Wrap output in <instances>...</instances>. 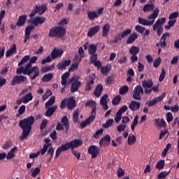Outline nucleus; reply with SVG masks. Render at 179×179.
<instances>
[{"label":"nucleus","instance_id":"13d9d810","mask_svg":"<svg viewBox=\"0 0 179 179\" xmlns=\"http://www.w3.org/2000/svg\"><path fill=\"white\" fill-rule=\"evenodd\" d=\"M110 68L108 67V66H102L101 68V72L102 74H107L108 72H110Z\"/></svg>","mask_w":179,"mask_h":179},{"label":"nucleus","instance_id":"cd10ccee","mask_svg":"<svg viewBox=\"0 0 179 179\" xmlns=\"http://www.w3.org/2000/svg\"><path fill=\"white\" fill-rule=\"evenodd\" d=\"M87 16L90 20H94V19L99 17V14H97L96 11H88Z\"/></svg>","mask_w":179,"mask_h":179},{"label":"nucleus","instance_id":"423d86ee","mask_svg":"<svg viewBox=\"0 0 179 179\" xmlns=\"http://www.w3.org/2000/svg\"><path fill=\"white\" fill-rule=\"evenodd\" d=\"M166 93L163 92L161 96H157L155 99H153L151 101H149L148 102L146 103V105H148L149 107L155 106L156 103L158 102L162 101L163 99L166 97Z\"/></svg>","mask_w":179,"mask_h":179},{"label":"nucleus","instance_id":"39448f33","mask_svg":"<svg viewBox=\"0 0 179 179\" xmlns=\"http://www.w3.org/2000/svg\"><path fill=\"white\" fill-rule=\"evenodd\" d=\"M143 94V88L138 85L133 90V98L134 100L141 101V96Z\"/></svg>","mask_w":179,"mask_h":179},{"label":"nucleus","instance_id":"8fccbe9b","mask_svg":"<svg viewBox=\"0 0 179 179\" xmlns=\"http://www.w3.org/2000/svg\"><path fill=\"white\" fill-rule=\"evenodd\" d=\"M29 59H30V57L29 55H26L24 57H22L21 61L20 62H18V66H20L22 64H24L26 62H27L29 60Z\"/></svg>","mask_w":179,"mask_h":179},{"label":"nucleus","instance_id":"ea45409f","mask_svg":"<svg viewBox=\"0 0 179 179\" xmlns=\"http://www.w3.org/2000/svg\"><path fill=\"white\" fill-rule=\"evenodd\" d=\"M176 22H177V20L169 19V21L168 22V24L164 27L165 29L166 30H170V28L173 27V26H174V24H176Z\"/></svg>","mask_w":179,"mask_h":179},{"label":"nucleus","instance_id":"0e129e2a","mask_svg":"<svg viewBox=\"0 0 179 179\" xmlns=\"http://www.w3.org/2000/svg\"><path fill=\"white\" fill-rule=\"evenodd\" d=\"M95 117H96L94 115H91L88 118H87L85 121L86 122V123L88 125H90V124L92 123L94 121Z\"/></svg>","mask_w":179,"mask_h":179},{"label":"nucleus","instance_id":"a18cd8bd","mask_svg":"<svg viewBox=\"0 0 179 179\" xmlns=\"http://www.w3.org/2000/svg\"><path fill=\"white\" fill-rule=\"evenodd\" d=\"M122 97L120 95L114 97V99L112 100V105L117 106L120 102L121 101Z\"/></svg>","mask_w":179,"mask_h":179},{"label":"nucleus","instance_id":"09e8293b","mask_svg":"<svg viewBox=\"0 0 179 179\" xmlns=\"http://www.w3.org/2000/svg\"><path fill=\"white\" fill-rule=\"evenodd\" d=\"M138 115H136L134 119V121L132 122V124H131L132 131H134L135 127H136L138 125Z\"/></svg>","mask_w":179,"mask_h":179},{"label":"nucleus","instance_id":"5fc2aeb1","mask_svg":"<svg viewBox=\"0 0 179 179\" xmlns=\"http://www.w3.org/2000/svg\"><path fill=\"white\" fill-rule=\"evenodd\" d=\"M165 77H166V71L164 68H162V73H161V74L159 75V82H163Z\"/></svg>","mask_w":179,"mask_h":179},{"label":"nucleus","instance_id":"9b49d317","mask_svg":"<svg viewBox=\"0 0 179 179\" xmlns=\"http://www.w3.org/2000/svg\"><path fill=\"white\" fill-rule=\"evenodd\" d=\"M100 30V25H96L93 27H91L87 33V37H89L90 38H92V37H93V36H94V34H96V33H99Z\"/></svg>","mask_w":179,"mask_h":179},{"label":"nucleus","instance_id":"f704fd0d","mask_svg":"<svg viewBox=\"0 0 179 179\" xmlns=\"http://www.w3.org/2000/svg\"><path fill=\"white\" fill-rule=\"evenodd\" d=\"M16 73L17 75H20L22 73H23V75H24V76L29 75V73L26 71V69L24 67H23L22 66H20V68L17 69Z\"/></svg>","mask_w":179,"mask_h":179},{"label":"nucleus","instance_id":"473e14b6","mask_svg":"<svg viewBox=\"0 0 179 179\" xmlns=\"http://www.w3.org/2000/svg\"><path fill=\"white\" fill-rule=\"evenodd\" d=\"M164 166H165V160L161 159L157 162V165L155 166V169H157L159 171H162L164 169Z\"/></svg>","mask_w":179,"mask_h":179},{"label":"nucleus","instance_id":"f257e3e1","mask_svg":"<svg viewBox=\"0 0 179 179\" xmlns=\"http://www.w3.org/2000/svg\"><path fill=\"white\" fill-rule=\"evenodd\" d=\"M35 122V117L29 116L27 118L20 120L18 126L22 129V136H20V141H24L29 135L31 127Z\"/></svg>","mask_w":179,"mask_h":179},{"label":"nucleus","instance_id":"338daca9","mask_svg":"<svg viewBox=\"0 0 179 179\" xmlns=\"http://www.w3.org/2000/svg\"><path fill=\"white\" fill-rule=\"evenodd\" d=\"M117 174L118 178H122L124 175V170L122 168H119Z\"/></svg>","mask_w":179,"mask_h":179},{"label":"nucleus","instance_id":"20e7f679","mask_svg":"<svg viewBox=\"0 0 179 179\" xmlns=\"http://www.w3.org/2000/svg\"><path fill=\"white\" fill-rule=\"evenodd\" d=\"M66 34V29L64 27H55L50 29L49 32V37H57L61 38Z\"/></svg>","mask_w":179,"mask_h":179},{"label":"nucleus","instance_id":"a19ab883","mask_svg":"<svg viewBox=\"0 0 179 179\" xmlns=\"http://www.w3.org/2000/svg\"><path fill=\"white\" fill-rule=\"evenodd\" d=\"M94 80H91L90 81H87L85 88V91L86 92L90 91L92 88L91 85H94Z\"/></svg>","mask_w":179,"mask_h":179},{"label":"nucleus","instance_id":"69168bd1","mask_svg":"<svg viewBox=\"0 0 179 179\" xmlns=\"http://www.w3.org/2000/svg\"><path fill=\"white\" fill-rule=\"evenodd\" d=\"M66 66H68L64 63V62H61L57 65V69L59 70L65 69Z\"/></svg>","mask_w":179,"mask_h":179},{"label":"nucleus","instance_id":"37998d69","mask_svg":"<svg viewBox=\"0 0 179 179\" xmlns=\"http://www.w3.org/2000/svg\"><path fill=\"white\" fill-rule=\"evenodd\" d=\"M114 122L113 119H110L108 120H106V123L102 124V127L108 129V127H111Z\"/></svg>","mask_w":179,"mask_h":179},{"label":"nucleus","instance_id":"4d7b16f0","mask_svg":"<svg viewBox=\"0 0 179 179\" xmlns=\"http://www.w3.org/2000/svg\"><path fill=\"white\" fill-rule=\"evenodd\" d=\"M135 30L137 31L138 33L143 34V31H145V27H143L142 25H136L135 27Z\"/></svg>","mask_w":179,"mask_h":179},{"label":"nucleus","instance_id":"b1692460","mask_svg":"<svg viewBox=\"0 0 179 179\" xmlns=\"http://www.w3.org/2000/svg\"><path fill=\"white\" fill-rule=\"evenodd\" d=\"M142 86L143 88H151L154 86V83L152 80H145L142 81Z\"/></svg>","mask_w":179,"mask_h":179},{"label":"nucleus","instance_id":"e433bc0d","mask_svg":"<svg viewBox=\"0 0 179 179\" xmlns=\"http://www.w3.org/2000/svg\"><path fill=\"white\" fill-rule=\"evenodd\" d=\"M136 142V137L135 136H129L127 140L128 145H133Z\"/></svg>","mask_w":179,"mask_h":179},{"label":"nucleus","instance_id":"9d476101","mask_svg":"<svg viewBox=\"0 0 179 179\" xmlns=\"http://www.w3.org/2000/svg\"><path fill=\"white\" fill-rule=\"evenodd\" d=\"M166 23V17L159 18L155 23L153 24L152 29L154 31L157 30L158 27H163V24Z\"/></svg>","mask_w":179,"mask_h":179},{"label":"nucleus","instance_id":"aec40b11","mask_svg":"<svg viewBox=\"0 0 179 179\" xmlns=\"http://www.w3.org/2000/svg\"><path fill=\"white\" fill-rule=\"evenodd\" d=\"M143 12H152L155 10V4L153 3H147L143 8Z\"/></svg>","mask_w":179,"mask_h":179},{"label":"nucleus","instance_id":"6e6552de","mask_svg":"<svg viewBox=\"0 0 179 179\" xmlns=\"http://www.w3.org/2000/svg\"><path fill=\"white\" fill-rule=\"evenodd\" d=\"M100 152V149L95 145L90 146L88 149V153L92 155V158H96Z\"/></svg>","mask_w":179,"mask_h":179},{"label":"nucleus","instance_id":"6e6d98bb","mask_svg":"<svg viewBox=\"0 0 179 179\" xmlns=\"http://www.w3.org/2000/svg\"><path fill=\"white\" fill-rule=\"evenodd\" d=\"M66 24H68V20L66 18H64L58 23V27H65Z\"/></svg>","mask_w":179,"mask_h":179},{"label":"nucleus","instance_id":"a211bd4d","mask_svg":"<svg viewBox=\"0 0 179 179\" xmlns=\"http://www.w3.org/2000/svg\"><path fill=\"white\" fill-rule=\"evenodd\" d=\"M33 29H34V26H33V25H29L26 27L24 41V43H26V41H27V40H29V38L30 37V33L31 32V30H33Z\"/></svg>","mask_w":179,"mask_h":179},{"label":"nucleus","instance_id":"7c9ffc66","mask_svg":"<svg viewBox=\"0 0 179 179\" xmlns=\"http://www.w3.org/2000/svg\"><path fill=\"white\" fill-rule=\"evenodd\" d=\"M76 107V101L75 99L72 97L70 98L67 101V108L69 110H73Z\"/></svg>","mask_w":179,"mask_h":179},{"label":"nucleus","instance_id":"e2e57ef3","mask_svg":"<svg viewBox=\"0 0 179 179\" xmlns=\"http://www.w3.org/2000/svg\"><path fill=\"white\" fill-rule=\"evenodd\" d=\"M124 37L122 36V34H118L115 37V39L113 41V43H118L121 41Z\"/></svg>","mask_w":179,"mask_h":179},{"label":"nucleus","instance_id":"bb28decb","mask_svg":"<svg viewBox=\"0 0 179 179\" xmlns=\"http://www.w3.org/2000/svg\"><path fill=\"white\" fill-rule=\"evenodd\" d=\"M17 51V46L13 45L11 48L7 50L6 52V57H10L12 55L16 53Z\"/></svg>","mask_w":179,"mask_h":179},{"label":"nucleus","instance_id":"864d4df0","mask_svg":"<svg viewBox=\"0 0 179 179\" xmlns=\"http://www.w3.org/2000/svg\"><path fill=\"white\" fill-rule=\"evenodd\" d=\"M113 81H114L113 77L110 76L106 78V84L108 86H111L113 85Z\"/></svg>","mask_w":179,"mask_h":179},{"label":"nucleus","instance_id":"1a4fd4ad","mask_svg":"<svg viewBox=\"0 0 179 179\" xmlns=\"http://www.w3.org/2000/svg\"><path fill=\"white\" fill-rule=\"evenodd\" d=\"M30 71L27 76H30L31 80H34L39 76V69L37 66H34Z\"/></svg>","mask_w":179,"mask_h":179},{"label":"nucleus","instance_id":"6ab92c4d","mask_svg":"<svg viewBox=\"0 0 179 179\" xmlns=\"http://www.w3.org/2000/svg\"><path fill=\"white\" fill-rule=\"evenodd\" d=\"M44 22H45V17H36L34 20H32L31 23L35 26H38V24H43Z\"/></svg>","mask_w":179,"mask_h":179},{"label":"nucleus","instance_id":"c9c22d12","mask_svg":"<svg viewBox=\"0 0 179 179\" xmlns=\"http://www.w3.org/2000/svg\"><path fill=\"white\" fill-rule=\"evenodd\" d=\"M167 37H170V33L169 32H166L162 35L160 41V45H166V39Z\"/></svg>","mask_w":179,"mask_h":179},{"label":"nucleus","instance_id":"680f3d73","mask_svg":"<svg viewBox=\"0 0 179 179\" xmlns=\"http://www.w3.org/2000/svg\"><path fill=\"white\" fill-rule=\"evenodd\" d=\"M54 69V66H44L41 68V71L45 73H47L49 71H51Z\"/></svg>","mask_w":179,"mask_h":179},{"label":"nucleus","instance_id":"052dcab7","mask_svg":"<svg viewBox=\"0 0 179 179\" xmlns=\"http://www.w3.org/2000/svg\"><path fill=\"white\" fill-rule=\"evenodd\" d=\"M179 16V14L178 12H174V13H172L169 17V19H171L172 20H177V17H178Z\"/></svg>","mask_w":179,"mask_h":179},{"label":"nucleus","instance_id":"0eeeda50","mask_svg":"<svg viewBox=\"0 0 179 179\" xmlns=\"http://www.w3.org/2000/svg\"><path fill=\"white\" fill-rule=\"evenodd\" d=\"M27 80V78L24 76H15L11 81L12 86L20 84L21 83H24Z\"/></svg>","mask_w":179,"mask_h":179},{"label":"nucleus","instance_id":"3c124183","mask_svg":"<svg viewBox=\"0 0 179 179\" xmlns=\"http://www.w3.org/2000/svg\"><path fill=\"white\" fill-rule=\"evenodd\" d=\"M129 87L127 85H124V87H122L120 88L119 93L120 94H124L129 92Z\"/></svg>","mask_w":179,"mask_h":179},{"label":"nucleus","instance_id":"dca6fc26","mask_svg":"<svg viewBox=\"0 0 179 179\" xmlns=\"http://www.w3.org/2000/svg\"><path fill=\"white\" fill-rule=\"evenodd\" d=\"M139 37V35L136 34V32H133L131 34L129 35V38L127 40V44H132L133 43H135V41L136 38Z\"/></svg>","mask_w":179,"mask_h":179},{"label":"nucleus","instance_id":"4be33fe9","mask_svg":"<svg viewBox=\"0 0 179 179\" xmlns=\"http://www.w3.org/2000/svg\"><path fill=\"white\" fill-rule=\"evenodd\" d=\"M27 17V16L26 15H23L20 16L18 17L16 25L18 27H20L23 26L24 24V23H26V18Z\"/></svg>","mask_w":179,"mask_h":179},{"label":"nucleus","instance_id":"2eb2a0df","mask_svg":"<svg viewBox=\"0 0 179 179\" xmlns=\"http://www.w3.org/2000/svg\"><path fill=\"white\" fill-rule=\"evenodd\" d=\"M103 85L101 84H99L96 86V87H95V90L93 92L94 95L96 97H99L102 92H103Z\"/></svg>","mask_w":179,"mask_h":179},{"label":"nucleus","instance_id":"c85d7f7f","mask_svg":"<svg viewBox=\"0 0 179 179\" xmlns=\"http://www.w3.org/2000/svg\"><path fill=\"white\" fill-rule=\"evenodd\" d=\"M52 78H53V74L52 73H48L43 75L41 80L43 83H48V82L50 81Z\"/></svg>","mask_w":179,"mask_h":179},{"label":"nucleus","instance_id":"f8f14e48","mask_svg":"<svg viewBox=\"0 0 179 179\" xmlns=\"http://www.w3.org/2000/svg\"><path fill=\"white\" fill-rule=\"evenodd\" d=\"M64 51L62 49H53L51 52V59L52 60L62 55Z\"/></svg>","mask_w":179,"mask_h":179},{"label":"nucleus","instance_id":"de8ad7c7","mask_svg":"<svg viewBox=\"0 0 179 179\" xmlns=\"http://www.w3.org/2000/svg\"><path fill=\"white\" fill-rule=\"evenodd\" d=\"M73 121L74 123H77L78 122V117H79V110H76L73 113Z\"/></svg>","mask_w":179,"mask_h":179},{"label":"nucleus","instance_id":"774afa93","mask_svg":"<svg viewBox=\"0 0 179 179\" xmlns=\"http://www.w3.org/2000/svg\"><path fill=\"white\" fill-rule=\"evenodd\" d=\"M126 129V125L125 124H120L118 127H117V130L118 132H122L124 131Z\"/></svg>","mask_w":179,"mask_h":179},{"label":"nucleus","instance_id":"2f4dec72","mask_svg":"<svg viewBox=\"0 0 179 179\" xmlns=\"http://www.w3.org/2000/svg\"><path fill=\"white\" fill-rule=\"evenodd\" d=\"M34 99L33 95L31 93H29L26 95H24V96L22 97V101L24 103H27L29 101H32Z\"/></svg>","mask_w":179,"mask_h":179},{"label":"nucleus","instance_id":"49530a36","mask_svg":"<svg viewBox=\"0 0 179 179\" xmlns=\"http://www.w3.org/2000/svg\"><path fill=\"white\" fill-rule=\"evenodd\" d=\"M54 152H55V150L52 148V147L49 148L47 155H49L50 157L49 159H48V162H51V160L53 157V155H54Z\"/></svg>","mask_w":179,"mask_h":179},{"label":"nucleus","instance_id":"4468645a","mask_svg":"<svg viewBox=\"0 0 179 179\" xmlns=\"http://www.w3.org/2000/svg\"><path fill=\"white\" fill-rule=\"evenodd\" d=\"M140 107L141 103L134 100L129 105V108H130V110L133 111L138 110L140 108Z\"/></svg>","mask_w":179,"mask_h":179},{"label":"nucleus","instance_id":"c756f323","mask_svg":"<svg viewBox=\"0 0 179 179\" xmlns=\"http://www.w3.org/2000/svg\"><path fill=\"white\" fill-rule=\"evenodd\" d=\"M35 10H36V12H38L39 15H43V13H44L45 10H47V6H45V4L42 5L41 6H36L35 8Z\"/></svg>","mask_w":179,"mask_h":179},{"label":"nucleus","instance_id":"393cba45","mask_svg":"<svg viewBox=\"0 0 179 179\" xmlns=\"http://www.w3.org/2000/svg\"><path fill=\"white\" fill-rule=\"evenodd\" d=\"M57 108V106H52L48 108L47 111L45 112V117H50L53 115V113L55 112Z\"/></svg>","mask_w":179,"mask_h":179},{"label":"nucleus","instance_id":"412c9836","mask_svg":"<svg viewBox=\"0 0 179 179\" xmlns=\"http://www.w3.org/2000/svg\"><path fill=\"white\" fill-rule=\"evenodd\" d=\"M75 59L76 62L72 64L69 69V71H73L75 69H78L79 66V63L81 62V59H79L78 56H76Z\"/></svg>","mask_w":179,"mask_h":179},{"label":"nucleus","instance_id":"f03ea898","mask_svg":"<svg viewBox=\"0 0 179 179\" xmlns=\"http://www.w3.org/2000/svg\"><path fill=\"white\" fill-rule=\"evenodd\" d=\"M83 145L81 140H74L69 141L66 144L61 145L56 150L55 152V159L58 158L60 156L62 152L68 151L69 149H74L75 148H78Z\"/></svg>","mask_w":179,"mask_h":179},{"label":"nucleus","instance_id":"a878e982","mask_svg":"<svg viewBox=\"0 0 179 179\" xmlns=\"http://www.w3.org/2000/svg\"><path fill=\"white\" fill-rule=\"evenodd\" d=\"M109 31H110V24H104L102 28L103 37H107V36H108Z\"/></svg>","mask_w":179,"mask_h":179},{"label":"nucleus","instance_id":"bf43d9fd","mask_svg":"<svg viewBox=\"0 0 179 179\" xmlns=\"http://www.w3.org/2000/svg\"><path fill=\"white\" fill-rule=\"evenodd\" d=\"M103 129H98L97 131L95 132V134H94V138L98 139L99 136L103 134Z\"/></svg>","mask_w":179,"mask_h":179},{"label":"nucleus","instance_id":"58836bf2","mask_svg":"<svg viewBox=\"0 0 179 179\" xmlns=\"http://www.w3.org/2000/svg\"><path fill=\"white\" fill-rule=\"evenodd\" d=\"M55 102V96L50 97L49 100L46 103H45V108H49L50 106L53 105Z\"/></svg>","mask_w":179,"mask_h":179},{"label":"nucleus","instance_id":"5701e85b","mask_svg":"<svg viewBox=\"0 0 179 179\" xmlns=\"http://www.w3.org/2000/svg\"><path fill=\"white\" fill-rule=\"evenodd\" d=\"M80 81H75L72 83L71 87L70 88V92L74 93L78 91L79 87L80 86Z\"/></svg>","mask_w":179,"mask_h":179},{"label":"nucleus","instance_id":"c03bdc74","mask_svg":"<svg viewBox=\"0 0 179 179\" xmlns=\"http://www.w3.org/2000/svg\"><path fill=\"white\" fill-rule=\"evenodd\" d=\"M85 107L95 108L96 107V103L93 100L87 101L85 103Z\"/></svg>","mask_w":179,"mask_h":179},{"label":"nucleus","instance_id":"72a5a7b5","mask_svg":"<svg viewBox=\"0 0 179 179\" xmlns=\"http://www.w3.org/2000/svg\"><path fill=\"white\" fill-rule=\"evenodd\" d=\"M155 124L158 127H163L166 124V121L164 119H155Z\"/></svg>","mask_w":179,"mask_h":179},{"label":"nucleus","instance_id":"ddd939ff","mask_svg":"<svg viewBox=\"0 0 179 179\" xmlns=\"http://www.w3.org/2000/svg\"><path fill=\"white\" fill-rule=\"evenodd\" d=\"M111 142V136L110 135H106L101 138V139L99 141V146L102 147V145H108Z\"/></svg>","mask_w":179,"mask_h":179},{"label":"nucleus","instance_id":"603ef678","mask_svg":"<svg viewBox=\"0 0 179 179\" xmlns=\"http://www.w3.org/2000/svg\"><path fill=\"white\" fill-rule=\"evenodd\" d=\"M97 50L96 45H90L89 48V53L91 55H95Z\"/></svg>","mask_w":179,"mask_h":179},{"label":"nucleus","instance_id":"4c0bfd02","mask_svg":"<svg viewBox=\"0 0 179 179\" xmlns=\"http://www.w3.org/2000/svg\"><path fill=\"white\" fill-rule=\"evenodd\" d=\"M139 48L136 46H132L130 49H129V54H131L132 55H136L137 54L139 53Z\"/></svg>","mask_w":179,"mask_h":179},{"label":"nucleus","instance_id":"f3484780","mask_svg":"<svg viewBox=\"0 0 179 179\" xmlns=\"http://www.w3.org/2000/svg\"><path fill=\"white\" fill-rule=\"evenodd\" d=\"M61 123L63 124L65 127L66 131L68 132L70 128V124L69 122V118L66 115H64L63 117H62Z\"/></svg>","mask_w":179,"mask_h":179},{"label":"nucleus","instance_id":"79ce46f5","mask_svg":"<svg viewBox=\"0 0 179 179\" xmlns=\"http://www.w3.org/2000/svg\"><path fill=\"white\" fill-rule=\"evenodd\" d=\"M169 174H170V171H161L160 173L158 175L157 178L158 179H165Z\"/></svg>","mask_w":179,"mask_h":179},{"label":"nucleus","instance_id":"7ed1b4c3","mask_svg":"<svg viewBox=\"0 0 179 179\" xmlns=\"http://www.w3.org/2000/svg\"><path fill=\"white\" fill-rule=\"evenodd\" d=\"M159 12L160 10L159 9V7H157L152 13L148 17V19L139 17L138 18V22L139 24H142V26H153L157 16H159Z\"/></svg>","mask_w":179,"mask_h":179}]
</instances>
